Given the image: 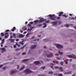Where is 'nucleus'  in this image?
Returning <instances> with one entry per match:
<instances>
[{
	"mask_svg": "<svg viewBox=\"0 0 76 76\" xmlns=\"http://www.w3.org/2000/svg\"><path fill=\"white\" fill-rule=\"evenodd\" d=\"M20 31L21 33H22V32H23V31H22V30H21Z\"/></svg>",
	"mask_w": 76,
	"mask_h": 76,
	"instance_id": "45",
	"label": "nucleus"
},
{
	"mask_svg": "<svg viewBox=\"0 0 76 76\" xmlns=\"http://www.w3.org/2000/svg\"><path fill=\"white\" fill-rule=\"evenodd\" d=\"M23 55H25L26 54V53H23Z\"/></svg>",
	"mask_w": 76,
	"mask_h": 76,
	"instance_id": "39",
	"label": "nucleus"
},
{
	"mask_svg": "<svg viewBox=\"0 0 76 76\" xmlns=\"http://www.w3.org/2000/svg\"><path fill=\"white\" fill-rule=\"evenodd\" d=\"M15 35H16V34H15L13 33V36L14 38L15 37Z\"/></svg>",
	"mask_w": 76,
	"mask_h": 76,
	"instance_id": "26",
	"label": "nucleus"
},
{
	"mask_svg": "<svg viewBox=\"0 0 76 76\" xmlns=\"http://www.w3.org/2000/svg\"><path fill=\"white\" fill-rule=\"evenodd\" d=\"M45 68V67L44 66L42 67V69H44Z\"/></svg>",
	"mask_w": 76,
	"mask_h": 76,
	"instance_id": "27",
	"label": "nucleus"
},
{
	"mask_svg": "<svg viewBox=\"0 0 76 76\" xmlns=\"http://www.w3.org/2000/svg\"><path fill=\"white\" fill-rule=\"evenodd\" d=\"M28 23V22H26L25 23V24H27Z\"/></svg>",
	"mask_w": 76,
	"mask_h": 76,
	"instance_id": "44",
	"label": "nucleus"
},
{
	"mask_svg": "<svg viewBox=\"0 0 76 76\" xmlns=\"http://www.w3.org/2000/svg\"><path fill=\"white\" fill-rule=\"evenodd\" d=\"M50 67H51V68H53V66H50Z\"/></svg>",
	"mask_w": 76,
	"mask_h": 76,
	"instance_id": "54",
	"label": "nucleus"
},
{
	"mask_svg": "<svg viewBox=\"0 0 76 76\" xmlns=\"http://www.w3.org/2000/svg\"><path fill=\"white\" fill-rule=\"evenodd\" d=\"M14 47L15 48H16V45H14Z\"/></svg>",
	"mask_w": 76,
	"mask_h": 76,
	"instance_id": "35",
	"label": "nucleus"
},
{
	"mask_svg": "<svg viewBox=\"0 0 76 76\" xmlns=\"http://www.w3.org/2000/svg\"><path fill=\"white\" fill-rule=\"evenodd\" d=\"M1 36H3V35H4V34H3V33H1Z\"/></svg>",
	"mask_w": 76,
	"mask_h": 76,
	"instance_id": "29",
	"label": "nucleus"
},
{
	"mask_svg": "<svg viewBox=\"0 0 76 76\" xmlns=\"http://www.w3.org/2000/svg\"><path fill=\"white\" fill-rule=\"evenodd\" d=\"M1 39H2L0 37V40H1Z\"/></svg>",
	"mask_w": 76,
	"mask_h": 76,
	"instance_id": "52",
	"label": "nucleus"
},
{
	"mask_svg": "<svg viewBox=\"0 0 76 76\" xmlns=\"http://www.w3.org/2000/svg\"><path fill=\"white\" fill-rule=\"evenodd\" d=\"M0 50H2V53H3V52H4V51H6V50L4 48H0Z\"/></svg>",
	"mask_w": 76,
	"mask_h": 76,
	"instance_id": "8",
	"label": "nucleus"
},
{
	"mask_svg": "<svg viewBox=\"0 0 76 76\" xmlns=\"http://www.w3.org/2000/svg\"><path fill=\"white\" fill-rule=\"evenodd\" d=\"M55 69H58V66H56L55 67Z\"/></svg>",
	"mask_w": 76,
	"mask_h": 76,
	"instance_id": "37",
	"label": "nucleus"
},
{
	"mask_svg": "<svg viewBox=\"0 0 76 76\" xmlns=\"http://www.w3.org/2000/svg\"><path fill=\"white\" fill-rule=\"evenodd\" d=\"M57 19H60V18L59 17H57Z\"/></svg>",
	"mask_w": 76,
	"mask_h": 76,
	"instance_id": "36",
	"label": "nucleus"
},
{
	"mask_svg": "<svg viewBox=\"0 0 76 76\" xmlns=\"http://www.w3.org/2000/svg\"><path fill=\"white\" fill-rule=\"evenodd\" d=\"M2 66H3L2 65H0V68H1V67H2Z\"/></svg>",
	"mask_w": 76,
	"mask_h": 76,
	"instance_id": "43",
	"label": "nucleus"
},
{
	"mask_svg": "<svg viewBox=\"0 0 76 76\" xmlns=\"http://www.w3.org/2000/svg\"><path fill=\"white\" fill-rule=\"evenodd\" d=\"M25 67V66H23L20 69V70H22L23 68Z\"/></svg>",
	"mask_w": 76,
	"mask_h": 76,
	"instance_id": "20",
	"label": "nucleus"
},
{
	"mask_svg": "<svg viewBox=\"0 0 76 76\" xmlns=\"http://www.w3.org/2000/svg\"><path fill=\"white\" fill-rule=\"evenodd\" d=\"M52 24L54 26H57L58 25V23H57V21L53 22L52 23Z\"/></svg>",
	"mask_w": 76,
	"mask_h": 76,
	"instance_id": "5",
	"label": "nucleus"
},
{
	"mask_svg": "<svg viewBox=\"0 0 76 76\" xmlns=\"http://www.w3.org/2000/svg\"><path fill=\"white\" fill-rule=\"evenodd\" d=\"M72 19H75V18H72Z\"/></svg>",
	"mask_w": 76,
	"mask_h": 76,
	"instance_id": "50",
	"label": "nucleus"
},
{
	"mask_svg": "<svg viewBox=\"0 0 76 76\" xmlns=\"http://www.w3.org/2000/svg\"><path fill=\"white\" fill-rule=\"evenodd\" d=\"M15 29H16V28H15V27H14L13 28V29H11V31H12L13 32V31H14V30H15Z\"/></svg>",
	"mask_w": 76,
	"mask_h": 76,
	"instance_id": "15",
	"label": "nucleus"
},
{
	"mask_svg": "<svg viewBox=\"0 0 76 76\" xmlns=\"http://www.w3.org/2000/svg\"><path fill=\"white\" fill-rule=\"evenodd\" d=\"M43 25L44 26L43 27V28H46V27H47V24H46V23H43Z\"/></svg>",
	"mask_w": 76,
	"mask_h": 76,
	"instance_id": "12",
	"label": "nucleus"
},
{
	"mask_svg": "<svg viewBox=\"0 0 76 76\" xmlns=\"http://www.w3.org/2000/svg\"><path fill=\"white\" fill-rule=\"evenodd\" d=\"M42 26V24H39L38 25V26Z\"/></svg>",
	"mask_w": 76,
	"mask_h": 76,
	"instance_id": "24",
	"label": "nucleus"
},
{
	"mask_svg": "<svg viewBox=\"0 0 76 76\" xmlns=\"http://www.w3.org/2000/svg\"><path fill=\"white\" fill-rule=\"evenodd\" d=\"M19 41V39H17L16 40V41Z\"/></svg>",
	"mask_w": 76,
	"mask_h": 76,
	"instance_id": "42",
	"label": "nucleus"
},
{
	"mask_svg": "<svg viewBox=\"0 0 76 76\" xmlns=\"http://www.w3.org/2000/svg\"><path fill=\"white\" fill-rule=\"evenodd\" d=\"M24 73L27 74L31 73H32V71L31 70L29 69H27L25 70Z\"/></svg>",
	"mask_w": 76,
	"mask_h": 76,
	"instance_id": "4",
	"label": "nucleus"
},
{
	"mask_svg": "<svg viewBox=\"0 0 76 76\" xmlns=\"http://www.w3.org/2000/svg\"><path fill=\"white\" fill-rule=\"evenodd\" d=\"M37 41H39V39H38Z\"/></svg>",
	"mask_w": 76,
	"mask_h": 76,
	"instance_id": "55",
	"label": "nucleus"
},
{
	"mask_svg": "<svg viewBox=\"0 0 76 76\" xmlns=\"http://www.w3.org/2000/svg\"><path fill=\"white\" fill-rule=\"evenodd\" d=\"M33 24V22H31L30 23V24H28V26H31V24Z\"/></svg>",
	"mask_w": 76,
	"mask_h": 76,
	"instance_id": "17",
	"label": "nucleus"
},
{
	"mask_svg": "<svg viewBox=\"0 0 76 76\" xmlns=\"http://www.w3.org/2000/svg\"><path fill=\"white\" fill-rule=\"evenodd\" d=\"M23 29V30H26V27H24Z\"/></svg>",
	"mask_w": 76,
	"mask_h": 76,
	"instance_id": "25",
	"label": "nucleus"
},
{
	"mask_svg": "<svg viewBox=\"0 0 76 76\" xmlns=\"http://www.w3.org/2000/svg\"><path fill=\"white\" fill-rule=\"evenodd\" d=\"M10 37L11 38H12V36H10Z\"/></svg>",
	"mask_w": 76,
	"mask_h": 76,
	"instance_id": "51",
	"label": "nucleus"
},
{
	"mask_svg": "<svg viewBox=\"0 0 76 76\" xmlns=\"http://www.w3.org/2000/svg\"><path fill=\"white\" fill-rule=\"evenodd\" d=\"M75 29H76V28H75Z\"/></svg>",
	"mask_w": 76,
	"mask_h": 76,
	"instance_id": "57",
	"label": "nucleus"
},
{
	"mask_svg": "<svg viewBox=\"0 0 76 76\" xmlns=\"http://www.w3.org/2000/svg\"><path fill=\"white\" fill-rule=\"evenodd\" d=\"M17 45H18V46H19V45L18 44V43H16Z\"/></svg>",
	"mask_w": 76,
	"mask_h": 76,
	"instance_id": "41",
	"label": "nucleus"
},
{
	"mask_svg": "<svg viewBox=\"0 0 76 76\" xmlns=\"http://www.w3.org/2000/svg\"><path fill=\"white\" fill-rule=\"evenodd\" d=\"M51 65H53V64H52Z\"/></svg>",
	"mask_w": 76,
	"mask_h": 76,
	"instance_id": "58",
	"label": "nucleus"
},
{
	"mask_svg": "<svg viewBox=\"0 0 76 76\" xmlns=\"http://www.w3.org/2000/svg\"><path fill=\"white\" fill-rule=\"evenodd\" d=\"M3 69H4V68H3Z\"/></svg>",
	"mask_w": 76,
	"mask_h": 76,
	"instance_id": "59",
	"label": "nucleus"
},
{
	"mask_svg": "<svg viewBox=\"0 0 76 76\" xmlns=\"http://www.w3.org/2000/svg\"><path fill=\"white\" fill-rule=\"evenodd\" d=\"M32 28H31L30 29H28V31H31V30L32 29Z\"/></svg>",
	"mask_w": 76,
	"mask_h": 76,
	"instance_id": "33",
	"label": "nucleus"
},
{
	"mask_svg": "<svg viewBox=\"0 0 76 76\" xmlns=\"http://www.w3.org/2000/svg\"><path fill=\"white\" fill-rule=\"evenodd\" d=\"M69 15L70 16H72V15H72V14H69Z\"/></svg>",
	"mask_w": 76,
	"mask_h": 76,
	"instance_id": "34",
	"label": "nucleus"
},
{
	"mask_svg": "<svg viewBox=\"0 0 76 76\" xmlns=\"http://www.w3.org/2000/svg\"><path fill=\"white\" fill-rule=\"evenodd\" d=\"M71 71H70L68 72H66L65 73V74H70L71 73Z\"/></svg>",
	"mask_w": 76,
	"mask_h": 76,
	"instance_id": "18",
	"label": "nucleus"
},
{
	"mask_svg": "<svg viewBox=\"0 0 76 76\" xmlns=\"http://www.w3.org/2000/svg\"><path fill=\"white\" fill-rule=\"evenodd\" d=\"M4 39H3L2 40V42L1 43V47H3V44L4 43Z\"/></svg>",
	"mask_w": 76,
	"mask_h": 76,
	"instance_id": "11",
	"label": "nucleus"
},
{
	"mask_svg": "<svg viewBox=\"0 0 76 76\" xmlns=\"http://www.w3.org/2000/svg\"><path fill=\"white\" fill-rule=\"evenodd\" d=\"M25 61H27V59H25L24 60Z\"/></svg>",
	"mask_w": 76,
	"mask_h": 76,
	"instance_id": "47",
	"label": "nucleus"
},
{
	"mask_svg": "<svg viewBox=\"0 0 76 76\" xmlns=\"http://www.w3.org/2000/svg\"><path fill=\"white\" fill-rule=\"evenodd\" d=\"M58 16H61L62 14H63V12H59L58 13Z\"/></svg>",
	"mask_w": 76,
	"mask_h": 76,
	"instance_id": "9",
	"label": "nucleus"
},
{
	"mask_svg": "<svg viewBox=\"0 0 76 76\" xmlns=\"http://www.w3.org/2000/svg\"><path fill=\"white\" fill-rule=\"evenodd\" d=\"M19 37H24V35H23L22 34H19Z\"/></svg>",
	"mask_w": 76,
	"mask_h": 76,
	"instance_id": "13",
	"label": "nucleus"
},
{
	"mask_svg": "<svg viewBox=\"0 0 76 76\" xmlns=\"http://www.w3.org/2000/svg\"><path fill=\"white\" fill-rule=\"evenodd\" d=\"M56 45L57 47H62V45L59 44H56Z\"/></svg>",
	"mask_w": 76,
	"mask_h": 76,
	"instance_id": "10",
	"label": "nucleus"
},
{
	"mask_svg": "<svg viewBox=\"0 0 76 76\" xmlns=\"http://www.w3.org/2000/svg\"><path fill=\"white\" fill-rule=\"evenodd\" d=\"M63 62H61V63H60L61 65L62 66V65H63Z\"/></svg>",
	"mask_w": 76,
	"mask_h": 76,
	"instance_id": "32",
	"label": "nucleus"
},
{
	"mask_svg": "<svg viewBox=\"0 0 76 76\" xmlns=\"http://www.w3.org/2000/svg\"><path fill=\"white\" fill-rule=\"evenodd\" d=\"M17 67H18V69H19V66H18Z\"/></svg>",
	"mask_w": 76,
	"mask_h": 76,
	"instance_id": "49",
	"label": "nucleus"
},
{
	"mask_svg": "<svg viewBox=\"0 0 76 76\" xmlns=\"http://www.w3.org/2000/svg\"><path fill=\"white\" fill-rule=\"evenodd\" d=\"M34 64L36 65H38V64H41V62L38 61H36L34 62Z\"/></svg>",
	"mask_w": 76,
	"mask_h": 76,
	"instance_id": "7",
	"label": "nucleus"
},
{
	"mask_svg": "<svg viewBox=\"0 0 76 76\" xmlns=\"http://www.w3.org/2000/svg\"><path fill=\"white\" fill-rule=\"evenodd\" d=\"M49 74H53V72H51V71H50V72H49Z\"/></svg>",
	"mask_w": 76,
	"mask_h": 76,
	"instance_id": "23",
	"label": "nucleus"
},
{
	"mask_svg": "<svg viewBox=\"0 0 76 76\" xmlns=\"http://www.w3.org/2000/svg\"><path fill=\"white\" fill-rule=\"evenodd\" d=\"M39 19H40V20L38 21V20H36L34 21V23L35 24L37 23H41V22H42L45 21L46 23H48L49 22V20L47 21V20L42 18L41 17H39Z\"/></svg>",
	"mask_w": 76,
	"mask_h": 76,
	"instance_id": "1",
	"label": "nucleus"
},
{
	"mask_svg": "<svg viewBox=\"0 0 76 76\" xmlns=\"http://www.w3.org/2000/svg\"><path fill=\"white\" fill-rule=\"evenodd\" d=\"M70 25H71V26H72V24H71Z\"/></svg>",
	"mask_w": 76,
	"mask_h": 76,
	"instance_id": "56",
	"label": "nucleus"
},
{
	"mask_svg": "<svg viewBox=\"0 0 76 76\" xmlns=\"http://www.w3.org/2000/svg\"><path fill=\"white\" fill-rule=\"evenodd\" d=\"M69 26H70V25L69 24H66L65 25V27H66V28H68Z\"/></svg>",
	"mask_w": 76,
	"mask_h": 76,
	"instance_id": "14",
	"label": "nucleus"
},
{
	"mask_svg": "<svg viewBox=\"0 0 76 76\" xmlns=\"http://www.w3.org/2000/svg\"><path fill=\"white\" fill-rule=\"evenodd\" d=\"M35 47V45H33V46H32L31 48L32 49H33V48H34Z\"/></svg>",
	"mask_w": 76,
	"mask_h": 76,
	"instance_id": "22",
	"label": "nucleus"
},
{
	"mask_svg": "<svg viewBox=\"0 0 76 76\" xmlns=\"http://www.w3.org/2000/svg\"><path fill=\"white\" fill-rule=\"evenodd\" d=\"M10 40H11V42H14V39H10Z\"/></svg>",
	"mask_w": 76,
	"mask_h": 76,
	"instance_id": "31",
	"label": "nucleus"
},
{
	"mask_svg": "<svg viewBox=\"0 0 76 76\" xmlns=\"http://www.w3.org/2000/svg\"><path fill=\"white\" fill-rule=\"evenodd\" d=\"M69 57H72V58H76V56L75 55H69L68 56Z\"/></svg>",
	"mask_w": 76,
	"mask_h": 76,
	"instance_id": "6",
	"label": "nucleus"
},
{
	"mask_svg": "<svg viewBox=\"0 0 76 76\" xmlns=\"http://www.w3.org/2000/svg\"><path fill=\"white\" fill-rule=\"evenodd\" d=\"M24 34H26V32H25L24 33Z\"/></svg>",
	"mask_w": 76,
	"mask_h": 76,
	"instance_id": "46",
	"label": "nucleus"
},
{
	"mask_svg": "<svg viewBox=\"0 0 76 76\" xmlns=\"http://www.w3.org/2000/svg\"><path fill=\"white\" fill-rule=\"evenodd\" d=\"M69 61H71L72 59H70Z\"/></svg>",
	"mask_w": 76,
	"mask_h": 76,
	"instance_id": "53",
	"label": "nucleus"
},
{
	"mask_svg": "<svg viewBox=\"0 0 76 76\" xmlns=\"http://www.w3.org/2000/svg\"><path fill=\"white\" fill-rule=\"evenodd\" d=\"M59 69H60V70H62V68L61 67H59Z\"/></svg>",
	"mask_w": 76,
	"mask_h": 76,
	"instance_id": "38",
	"label": "nucleus"
},
{
	"mask_svg": "<svg viewBox=\"0 0 76 76\" xmlns=\"http://www.w3.org/2000/svg\"><path fill=\"white\" fill-rule=\"evenodd\" d=\"M59 53L61 55H62V54H63V53L62 52H59Z\"/></svg>",
	"mask_w": 76,
	"mask_h": 76,
	"instance_id": "19",
	"label": "nucleus"
},
{
	"mask_svg": "<svg viewBox=\"0 0 76 76\" xmlns=\"http://www.w3.org/2000/svg\"><path fill=\"white\" fill-rule=\"evenodd\" d=\"M62 75L61 74H60L58 75V76H62Z\"/></svg>",
	"mask_w": 76,
	"mask_h": 76,
	"instance_id": "30",
	"label": "nucleus"
},
{
	"mask_svg": "<svg viewBox=\"0 0 76 76\" xmlns=\"http://www.w3.org/2000/svg\"><path fill=\"white\" fill-rule=\"evenodd\" d=\"M68 59H67L65 61V63L66 64H68V62L67 61H68Z\"/></svg>",
	"mask_w": 76,
	"mask_h": 76,
	"instance_id": "16",
	"label": "nucleus"
},
{
	"mask_svg": "<svg viewBox=\"0 0 76 76\" xmlns=\"http://www.w3.org/2000/svg\"><path fill=\"white\" fill-rule=\"evenodd\" d=\"M29 34H30V33L27 34L26 35V37H28V36H29Z\"/></svg>",
	"mask_w": 76,
	"mask_h": 76,
	"instance_id": "28",
	"label": "nucleus"
},
{
	"mask_svg": "<svg viewBox=\"0 0 76 76\" xmlns=\"http://www.w3.org/2000/svg\"><path fill=\"white\" fill-rule=\"evenodd\" d=\"M62 16H64V17L65 18H66L67 17L66 15H63Z\"/></svg>",
	"mask_w": 76,
	"mask_h": 76,
	"instance_id": "21",
	"label": "nucleus"
},
{
	"mask_svg": "<svg viewBox=\"0 0 76 76\" xmlns=\"http://www.w3.org/2000/svg\"><path fill=\"white\" fill-rule=\"evenodd\" d=\"M47 17L50 18L51 20H56V18H57V17L55 16V15L54 14H53L52 15H49L47 16Z\"/></svg>",
	"mask_w": 76,
	"mask_h": 76,
	"instance_id": "2",
	"label": "nucleus"
},
{
	"mask_svg": "<svg viewBox=\"0 0 76 76\" xmlns=\"http://www.w3.org/2000/svg\"><path fill=\"white\" fill-rule=\"evenodd\" d=\"M8 32H9V30H7L5 31V37L6 39V38H8V37H9Z\"/></svg>",
	"mask_w": 76,
	"mask_h": 76,
	"instance_id": "3",
	"label": "nucleus"
},
{
	"mask_svg": "<svg viewBox=\"0 0 76 76\" xmlns=\"http://www.w3.org/2000/svg\"><path fill=\"white\" fill-rule=\"evenodd\" d=\"M20 43L21 44H23V42H20Z\"/></svg>",
	"mask_w": 76,
	"mask_h": 76,
	"instance_id": "40",
	"label": "nucleus"
},
{
	"mask_svg": "<svg viewBox=\"0 0 76 76\" xmlns=\"http://www.w3.org/2000/svg\"><path fill=\"white\" fill-rule=\"evenodd\" d=\"M56 64H58V62H56Z\"/></svg>",
	"mask_w": 76,
	"mask_h": 76,
	"instance_id": "48",
	"label": "nucleus"
}]
</instances>
